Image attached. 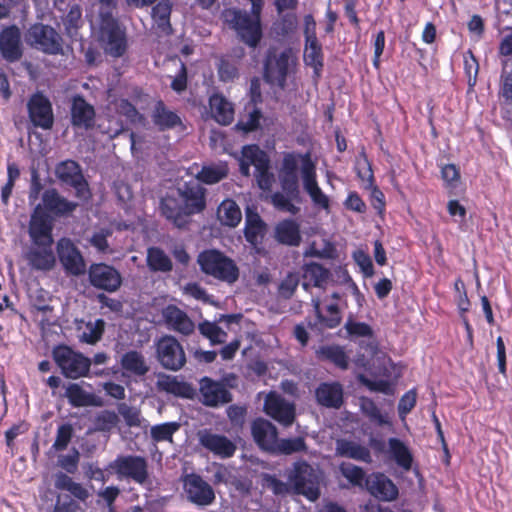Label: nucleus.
Returning <instances> with one entry per match:
<instances>
[{"label": "nucleus", "mask_w": 512, "mask_h": 512, "mask_svg": "<svg viewBox=\"0 0 512 512\" xmlns=\"http://www.w3.org/2000/svg\"><path fill=\"white\" fill-rule=\"evenodd\" d=\"M46 469L40 493L42 505L47 512H64L61 496L64 491V421L57 425V436L46 452Z\"/></svg>", "instance_id": "obj_1"}, {"label": "nucleus", "mask_w": 512, "mask_h": 512, "mask_svg": "<svg viewBox=\"0 0 512 512\" xmlns=\"http://www.w3.org/2000/svg\"><path fill=\"white\" fill-rule=\"evenodd\" d=\"M261 11H246L239 8H227L221 13L224 24L232 29L238 40L249 48L259 46L263 38Z\"/></svg>", "instance_id": "obj_2"}, {"label": "nucleus", "mask_w": 512, "mask_h": 512, "mask_svg": "<svg viewBox=\"0 0 512 512\" xmlns=\"http://www.w3.org/2000/svg\"><path fill=\"white\" fill-rule=\"evenodd\" d=\"M95 36L103 51L114 58L121 57L127 49L125 29L108 11L99 14Z\"/></svg>", "instance_id": "obj_3"}, {"label": "nucleus", "mask_w": 512, "mask_h": 512, "mask_svg": "<svg viewBox=\"0 0 512 512\" xmlns=\"http://www.w3.org/2000/svg\"><path fill=\"white\" fill-rule=\"evenodd\" d=\"M201 271L214 279L232 285L240 276L236 262L216 249L202 251L197 257Z\"/></svg>", "instance_id": "obj_4"}, {"label": "nucleus", "mask_w": 512, "mask_h": 512, "mask_svg": "<svg viewBox=\"0 0 512 512\" xmlns=\"http://www.w3.org/2000/svg\"><path fill=\"white\" fill-rule=\"evenodd\" d=\"M287 477L294 493L303 495L311 501L320 497L322 473L306 461L295 462Z\"/></svg>", "instance_id": "obj_5"}, {"label": "nucleus", "mask_w": 512, "mask_h": 512, "mask_svg": "<svg viewBox=\"0 0 512 512\" xmlns=\"http://www.w3.org/2000/svg\"><path fill=\"white\" fill-rule=\"evenodd\" d=\"M118 480H130L151 490L149 465L145 457L139 455H120L108 464Z\"/></svg>", "instance_id": "obj_6"}, {"label": "nucleus", "mask_w": 512, "mask_h": 512, "mask_svg": "<svg viewBox=\"0 0 512 512\" xmlns=\"http://www.w3.org/2000/svg\"><path fill=\"white\" fill-rule=\"evenodd\" d=\"M297 58L292 49L270 50L264 64V79L271 85L284 88L287 76L294 70Z\"/></svg>", "instance_id": "obj_7"}, {"label": "nucleus", "mask_w": 512, "mask_h": 512, "mask_svg": "<svg viewBox=\"0 0 512 512\" xmlns=\"http://www.w3.org/2000/svg\"><path fill=\"white\" fill-rule=\"evenodd\" d=\"M38 309L43 313V317L40 320L43 340L47 346H53V359L60 369L61 374L64 375V343L58 341L60 336L64 333V328L58 319L52 320L48 316V313L52 312L50 306L44 305Z\"/></svg>", "instance_id": "obj_8"}, {"label": "nucleus", "mask_w": 512, "mask_h": 512, "mask_svg": "<svg viewBox=\"0 0 512 512\" xmlns=\"http://www.w3.org/2000/svg\"><path fill=\"white\" fill-rule=\"evenodd\" d=\"M156 359L170 371H179L186 364V354L181 343L172 335H164L155 342Z\"/></svg>", "instance_id": "obj_9"}, {"label": "nucleus", "mask_w": 512, "mask_h": 512, "mask_svg": "<svg viewBox=\"0 0 512 512\" xmlns=\"http://www.w3.org/2000/svg\"><path fill=\"white\" fill-rule=\"evenodd\" d=\"M26 40L32 47L45 53H62L61 37L48 25L33 24L26 33Z\"/></svg>", "instance_id": "obj_10"}, {"label": "nucleus", "mask_w": 512, "mask_h": 512, "mask_svg": "<svg viewBox=\"0 0 512 512\" xmlns=\"http://www.w3.org/2000/svg\"><path fill=\"white\" fill-rule=\"evenodd\" d=\"M186 499L200 507L211 505L215 500L212 486L200 475L191 473L181 477Z\"/></svg>", "instance_id": "obj_11"}, {"label": "nucleus", "mask_w": 512, "mask_h": 512, "mask_svg": "<svg viewBox=\"0 0 512 512\" xmlns=\"http://www.w3.org/2000/svg\"><path fill=\"white\" fill-rule=\"evenodd\" d=\"M66 191L74 194L79 202L66 200V216L74 211L80 202H86L91 197L87 181L84 179L79 165L71 160H66Z\"/></svg>", "instance_id": "obj_12"}, {"label": "nucleus", "mask_w": 512, "mask_h": 512, "mask_svg": "<svg viewBox=\"0 0 512 512\" xmlns=\"http://www.w3.org/2000/svg\"><path fill=\"white\" fill-rule=\"evenodd\" d=\"M27 112L34 127L49 130L54 124L52 104L42 92L33 93L27 101Z\"/></svg>", "instance_id": "obj_13"}, {"label": "nucleus", "mask_w": 512, "mask_h": 512, "mask_svg": "<svg viewBox=\"0 0 512 512\" xmlns=\"http://www.w3.org/2000/svg\"><path fill=\"white\" fill-rule=\"evenodd\" d=\"M56 219L42 212L40 207H34L30 214L27 233L30 243L55 242L53 228Z\"/></svg>", "instance_id": "obj_14"}, {"label": "nucleus", "mask_w": 512, "mask_h": 512, "mask_svg": "<svg viewBox=\"0 0 512 512\" xmlns=\"http://www.w3.org/2000/svg\"><path fill=\"white\" fill-rule=\"evenodd\" d=\"M54 244L55 242L30 243L29 248L24 253L28 265L37 271L51 270L56 263Z\"/></svg>", "instance_id": "obj_15"}, {"label": "nucleus", "mask_w": 512, "mask_h": 512, "mask_svg": "<svg viewBox=\"0 0 512 512\" xmlns=\"http://www.w3.org/2000/svg\"><path fill=\"white\" fill-rule=\"evenodd\" d=\"M89 280L92 286L107 292L117 291L122 284V277L114 267L97 263L89 268Z\"/></svg>", "instance_id": "obj_16"}, {"label": "nucleus", "mask_w": 512, "mask_h": 512, "mask_svg": "<svg viewBox=\"0 0 512 512\" xmlns=\"http://www.w3.org/2000/svg\"><path fill=\"white\" fill-rule=\"evenodd\" d=\"M265 413L284 426H290L295 420V405L276 392H270L264 403Z\"/></svg>", "instance_id": "obj_17"}, {"label": "nucleus", "mask_w": 512, "mask_h": 512, "mask_svg": "<svg viewBox=\"0 0 512 512\" xmlns=\"http://www.w3.org/2000/svg\"><path fill=\"white\" fill-rule=\"evenodd\" d=\"M197 436L202 447L222 459L232 457L237 450L236 444L231 439L214 433L210 429L200 430Z\"/></svg>", "instance_id": "obj_18"}, {"label": "nucleus", "mask_w": 512, "mask_h": 512, "mask_svg": "<svg viewBox=\"0 0 512 512\" xmlns=\"http://www.w3.org/2000/svg\"><path fill=\"white\" fill-rule=\"evenodd\" d=\"M199 396L202 404L208 407H217L232 401V395L226 386L209 377L200 380Z\"/></svg>", "instance_id": "obj_19"}, {"label": "nucleus", "mask_w": 512, "mask_h": 512, "mask_svg": "<svg viewBox=\"0 0 512 512\" xmlns=\"http://www.w3.org/2000/svg\"><path fill=\"white\" fill-rule=\"evenodd\" d=\"M178 195L191 215L201 213L206 208V189L198 181H189L179 184Z\"/></svg>", "instance_id": "obj_20"}, {"label": "nucleus", "mask_w": 512, "mask_h": 512, "mask_svg": "<svg viewBox=\"0 0 512 512\" xmlns=\"http://www.w3.org/2000/svg\"><path fill=\"white\" fill-rule=\"evenodd\" d=\"M162 317L168 329L183 336H190L195 331V324L188 314L176 305H168L162 310Z\"/></svg>", "instance_id": "obj_21"}, {"label": "nucleus", "mask_w": 512, "mask_h": 512, "mask_svg": "<svg viewBox=\"0 0 512 512\" xmlns=\"http://www.w3.org/2000/svg\"><path fill=\"white\" fill-rule=\"evenodd\" d=\"M251 433L257 445L265 451L273 452L277 449V428L270 421L258 418L251 424Z\"/></svg>", "instance_id": "obj_22"}, {"label": "nucleus", "mask_w": 512, "mask_h": 512, "mask_svg": "<svg viewBox=\"0 0 512 512\" xmlns=\"http://www.w3.org/2000/svg\"><path fill=\"white\" fill-rule=\"evenodd\" d=\"M372 496L382 501H393L398 496L395 484L382 473H372L365 479L364 487Z\"/></svg>", "instance_id": "obj_23"}, {"label": "nucleus", "mask_w": 512, "mask_h": 512, "mask_svg": "<svg viewBox=\"0 0 512 512\" xmlns=\"http://www.w3.org/2000/svg\"><path fill=\"white\" fill-rule=\"evenodd\" d=\"M0 51L9 62L18 61L22 57L21 33L16 25L5 27L0 32Z\"/></svg>", "instance_id": "obj_24"}, {"label": "nucleus", "mask_w": 512, "mask_h": 512, "mask_svg": "<svg viewBox=\"0 0 512 512\" xmlns=\"http://www.w3.org/2000/svg\"><path fill=\"white\" fill-rule=\"evenodd\" d=\"M301 174L303 180V187L311 197L313 203L322 208H328V197L319 188L316 181V172L314 164L307 160L301 167Z\"/></svg>", "instance_id": "obj_25"}, {"label": "nucleus", "mask_w": 512, "mask_h": 512, "mask_svg": "<svg viewBox=\"0 0 512 512\" xmlns=\"http://www.w3.org/2000/svg\"><path fill=\"white\" fill-rule=\"evenodd\" d=\"M160 209L162 215L177 228H185L190 222L191 214L174 197L166 196L163 198L160 203Z\"/></svg>", "instance_id": "obj_26"}, {"label": "nucleus", "mask_w": 512, "mask_h": 512, "mask_svg": "<svg viewBox=\"0 0 512 512\" xmlns=\"http://www.w3.org/2000/svg\"><path fill=\"white\" fill-rule=\"evenodd\" d=\"M317 403L327 408L338 409L343 403V388L338 382L321 383L315 390Z\"/></svg>", "instance_id": "obj_27"}, {"label": "nucleus", "mask_w": 512, "mask_h": 512, "mask_svg": "<svg viewBox=\"0 0 512 512\" xmlns=\"http://www.w3.org/2000/svg\"><path fill=\"white\" fill-rule=\"evenodd\" d=\"M211 117L221 125H229L234 120V105L224 95L215 93L209 98Z\"/></svg>", "instance_id": "obj_28"}, {"label": "nucleus", "mask_w": 512, "mask_h": 512, "mask_svg": "<svg viewBox=\"0 0 512 512\" xmlns=\"http://www.w3.org/2000/svg\"><path fill=\"white\" fill-rule=\"evenodd\" d=\"M95 110L82 97H75L71 107V122L74 126L82 129L93 127Z\"/></svg>", "instance_id": "obj_29"}, {"label": "nucleus", "mask_w": 512, "mask_h": 512, "mask_svg": "<svg viewBox=\"0 0 512 512\" xmlns=\"http://www.w3.org/2000/svg\"><path fill=\"white\" fill-rule=\"evenodd\" d=\"M269 159L268 155L261 150L257 145H247L242 148L241 156L239 158L240 172L244 176L250 175V166L263 168L265 161Z\"/></svg>", "instance_id": "obj_30"}, {"label": "nucleus", "mask_w": 512, "mask_h": 512, "mask_svg": "<svg viewBox=\"0 0 512 512\" xmlns=\"http://www.w3.org/2000/svg\"><path fill=\"white\" fill-rule=\"evenodd\" d=\"M336 454L365 463H371L372 458L367 447L347 439H338L335 447Z\"/></svg>", "instance_id": "obj_31"}, {"label": "nucleus", "mask_w": 512, "mask_h": 512, "mask_svg": "<svg viewBox=\"0 0 512 512\" xmlns=\"http://www.w3.org/2000/svg\"><path fill=\"white\" fill-rule=\"evenodd\" d=\"M66 397L75 407H102L104 405V401L101 397L86 391L79 384H71L66 387Z\"/></svg>", "instance_id": "obj_32"}, {"label": "nucleus", "mask_w": 512, "mask_h": 512, "mask_svg": "<svg viewBox=\"0 0 512 512\" xmlns=\"http://www.w3.org/2000/svg\"><path fill=\"white\" fill-rule=\"evenodd\" d=\"M302 270L304 278L303 287L305 290H308L310 284L324 289L331 276L329 269L316 262L305 264Z\"/></svg>", "instance_id": "obj_33"}, {"label": "nucleus", "mask_w": 512, "mask_h": 512, "mask_svg": "<svg viewBox=\"0 0 512 512\" xmlns=\"http://www.w3.org/2000/svg\"><path fill=\"white\" fill-rule=\"evenodd\" d=\"M120 365L125 372L137 377L145 376L150 370L145 356L137 350H130L124 353L121 357Z\"/></svg>", "instance_id": "obj_34"}, {"label": "nucleus", "mask_w": 512, "mask_h": 512, "mask_svg": "<svg viewBox=\"0 0 512 512\" xmlns=\"http://www.w3.org/2000/svg\"><path fill=\"white\" fill-rule=\"evenodd\" d=\"M91 360L81 353L73 352L66 346V378H79L87 375Z\"/></svg>", "instance_id": "obj_35"}, {"label": "nucleus", "mask_w": 512, "mask_h": 512, "mask_svg": "<svg viewBox=\"0 0 512 512\" xmlns=\"http://www.w3.org/2000/svg\"><path fill=\"white\" fill-rule=\"evenodd\" d=\"M35 207H40L42 212L57 219L64 215V198L59 195L56 189H46L41 197V202Z\"/></svg>", "instance_id": "obj_36"}, {"label": "nucleus", "mask_w": 512, "mask_h": 512, "mask_svg": "<svg viewBox=\"0 0 512 512\" xmlns=\"http://www.w3.org/2000/svg\"><path fill=\"white\" fill-rule=\"evenodd\" d=\"M276 240L288 246H298L301 242L299 225L293 220H283L275 228Z\"/></svg>", "instance_id": "obj_37"}, {"label": "nucleus", "mask_w": 512, "mask_h": 512, "mask_svg": "<svg viewBox=\"0 0 512 512\" xmlns=\"http://www.w3.org/2000/svg\"><path fill=\"white\" fill-rule=\"evenodd\" d=\"M75 324L78 332V338L80 341L88 344H95L98 342L102 337L105 327V322L102 319H98L95 322L77 320Z\"/></svg>", "instance_id": "obj_38"}, {"label": "nucleus", "mask_w": 512, "mask_h": 512, "mask_svg": "<svg viewBox=\"0 0 512 512\" xmlns=\"http://www.w3.org/2000/svg\"><path fill=\"white\" fill-rule=\"evenodd\" d=\"M388 444L389 454L397 465L405 471H409L412 467L413 456L406 444L397 438H390Z\"/></svg>", "instance_id": "obj_39"}, {"label": "nucleus", "mask_w": 512, "mask_h": 512, "mask_svg": "<svg viewBox=\"0 0 512 512\" xmlns=\"http://www.w3.org/2000/svg\"><path fill=\"white\" fill-rule=\"evenodd\" d=\"M156 386L159 391L183 397H190L193 391L190 385L184 382H179L176 377L165 374H160L158 376Z\"/></svg>", "instance_id": "obj_40"}, {"label": "nucleus", "mask_w": 512, "mask_h": 512, "mask_svg": "<svg viewBox=\"0 0 512 512\" xmlns=\"http://www.w3.org/2000/svg\"><path fill=\"white\" fill-rule=\"evenodd\" d=\"M152 118L154 124L162 131L181 124L179 116L173 111L168 110L162 101L156 103Z\"/></svg>", "instance_id": "obj_41"}, {"label": "nucleus", "mask_w": 512, "mask_h": 512, "mask_svg": "<svg viewBox=\"0 0 512 512\" xmlns=\"http://www.w3.org/2000/svg\"><path fill=\"white\" fill-rule=\"evenodd\" d=\"M217 218L221 224L235 227L241 221L242 214L235 201L226 199L218 207Z\"/></svg>", "instance_id": "obj_42"}, {"label": "nucleus", "mask_w": 512, "mask_h": 512, "mask_svg": "<svg viewBox=\"0 0 512 512\" xmlns=\"http://www.w3.org/2000/svg\"><path fill=\"white\" fill-rule=\"evenodd\" d=\"M172 11V3L169 0H161L152 9V18L158 29L165 35L172 33L170 24V15Z\"/></svg>", "instance_id": "obj_43"}, {"label": "nucleus", "mask_w": 512, "mask_h": 512, "mask_svg": "<svg viewBox=\"0 0 512 512\" xmlns=\"http://www.w3.org/2000/svg\"><path fill=\"white\" fill-rule=\"evenodd\" d=\"M147 266L153 272H170L173 264L169 256L158 247H150L147 250Z\"/></svg>", "instance_id": "obj_44"}, {"label": "nucleus", "mask_w": 512, "mask_h": 512, "mask_svg": "<svg viewBox=\"0 0 512 512\" xmlns=\"http://www.w3.org/2000/svg\"><path fill=\"white\" fill-rule=\"evenodd\" d=\"M66 271L79 276L86 272V263L80 251L66 239Z\"/></svg>", "instance_id": "obj_45"}, {"label": "nucleus", "mask_w": 512, "mask_h": 512, "mask_svg": "<svg viewBox=\"0 0 512 512\" xmlns=\"http://www.w3.org/2000/svg\"><path fill=\"white\" fill-rule=\"evenodd\" d=\"M265 232V224L257 213L247 212L246 214V227L245 238L246 240L256 245L263 238Z\"/></svg>", "instance_id": "obj_46"}, {"label": "nucleus", "mask_w": 512, "mask_h": 512, "mask_svg": "<svg viewBox=\"0 0 512 512\" xmlns=\"http://www.w3.org/2000/svg\"><path fill=\"white\" fill-rule=\"evenodd\" d=\"M363 164L365 166V171L362 173L359 169L358 175L362 180L368 181L369 186L371 187L372 206L379 214H382L385 208L384 194L376 186H373V173L366 157H364Z\"/></svg>", "instance_id": "obj_47"}, {"label": "nucleus", "mask_w": 512, "mask_h": 512, "mask_svg": "<svg viewBox=\"0 0 512 512\" xmlns=\"http://www.w3.org/2000/svg\"><path fill=\"white\" fill-rule=\"evenodd\" d=\"M228 175L226 165L204 166L197 173L196 178L205 184L212 185L218 183Z\"/></svg>", "instance_id": "obj_48"}, {"label": "nucleus", "mask_w": 512, "mask_h": 512, "mask_svg": "<svg viewBox=\"0 0 512 512\" xmlns=\"http://www.w3.org/2000/svg\"><path fill=\"white\" fill-rule=\"evenodd\" d=\"M317 355L322 360H328L341 369H347L348 358L342 348L338 346H323L317 351Z\"/></svg>", "instance_id": "obj_49"}, {"label": "nucleus", "mask_w": 512, "mask_h": 512, "mask_svg": "<svg viewBox=\"0 0 512 512\" xmlns=\"http://www.w3.org/2000/svg\"><path fill=\"white\" fill-rule=\"evenodd\" d=\"M305 257H317L322 259L336 258V248L328 240L322 239L320 243L313 241L304 253Z\"/></svg>", "instance_id": "obj_50"}, {"label": "nucleus", "mask_w": 512, "mask_h": 512, "mask_svg": "<svg viewBox=\"0 0 512 512\" xmlns=\"http://www.w3.org/2000/svg\"><path fill=\"white\" fill-rule=\"evenodd\" d=\"M305 62L312 66L317 72L322 67L321 48L317 44L316 38L308 37L307 45L304 51Z\"/></svg>", "instance_id": "obj_51"}, {"label": "nucleus", "mask_w": 512, "mask_h": 512, "mask_svg": "<svg viewBox=\"0 0 512 512\" xmlns=\"http://www.w3.org/2000/svg\"><path fill=\"white\" fill-rule=\"evenodd\" d=\"M30 428L29 423L26 421H19L18 423L13 424L6 432H5V443L7 446V452L10 453L11 456L16 454V444L15 439L28 432Z\"/></svg>", "instance_id": "obj_52"}, {"label": "nucleus", "mask_w": 512, "mask_h": 512, "mask_svg": "<svg viewBox=\"0 0 512 512\" xmlns=\"http://www.w3.org/2000/svg\"><path fill=\"white\" fill-rule=\"evenodd\" d=\"M307 451V445L303 437L281 439L277 441V449L273 452L290 455L297 452Z\"/></svg>", "instance_id": "obj_53"}, {"label": "nucleus", "mask_w": 512, "mask_h": 512, "mask_svg": "<svg viewBox=\"0 0 512 512\" xmlns=\"http://www.w3.org/2000/svg\"><path fill=\"white\" fill-rule=\"evenodd\" d=\"M341 474L353 485L364 488L366 475L362 468L351 463H342L339 467Z\"/></svg>", "instance_id": "obj_54"}, {"label": "nucleus", "mask_w": 512, "mask_h": 512, "mask_svg": "<svg viewBox=\"0 0 512 512\" xmlns=\"http://www.w3.org/2000/svg\"><path fill=\"white\" fill-rule=\"evenodd\" d=\"M360 408L364 415H366L371 421L378 425L388 424L387 418L380 412L373 400L368 397H361L359 399Z\"/></svg>", "instance_id": "obj_55"}, {"label": "nucleus", "mask_w": 512, "mask_h": 512, "mask_svg": "<svg viewBox=\"0 0 512 512\" xmlns=\"http://www.w3.org/2000/svg\"><path fill=\"white\" fill-rule=\"evenodd\" d=\"M200 333L208 338L212 345L222 344L226 341L227 333L215 323L205 321L199 325Z\"/></svg>", "instance_id": "obj_56"}, {"label": "nucleus", "mask_w": 512, "mask_h": 512, "mask_svg": "<svg viewBox=\"0 0 512 512\" xmlns=\"http://www.w3.org/2000/svg\"><path fill=\"white\" fill-rule=\"evenodd\" d=\"M66 491H68L72 496H74L78 502H70L66 503V507L70 504L73 505V509H75V506L79 505L84 509V506H86V500L89 498L90 493L89 491L81 484L74 482L72 479H68L66 477Z\"/></svg>", "instance_id": "obj_57"}, {"label": "nucleus", "mask_w": 512, "mask_h": 512, "mask_svg": "<svg viewBox=\"0 0 512 512\" xmlns=\"http://www.w3.org/2000/svg\"><path fill=\"white\" fill-rule=\"evenodd\" d=\"M179 429V424L176 422L164 423L156 425L151 428V437L153 440L171 441L173 434Z\"/></svg>", "instance_id": "obj_58"}, {"label": "nucleus", "mask_w": 512, "mask_h": 512, "mask_svg": "<svg viewBox=\"0 0 512 512\" xmlns=\"http://www.w3.org/2000/svg\"><path fill=\"white\" fill-rule=\"evenodd\" d=\"M83 24L82 10L79 5H73L70 8L66 19V32L72 37L76 38L78 35V28Z\"/></svg>", "instance_id": "obj_59"}, {"label": "nucleus", "mask_w": 512, "mask_h": 512, "mask_svg": "<svg viewBox=\"0 0 512 512\" xmlns=\"http://www.w3.org/2000/svg\"><path fill=\"white\" fill-rule=\"evenodd\" d=\"M118 412L129 427H139L142 423L141 412L138 408L129 406L126 403L118 405Z\"/></svg>", "instance_id": "obj_60"}, {"label": "nucleus", "mask_w": 512, "mask_h": 512, "mask_svg": "<svg viewBox=\"0 0 512 512\" xmlns=\"http://www.w3.org/2000/svg\"><path fill=\"white\" fill-rule=\"evenodd\" d=\"M293 200L286 193L281 192H276L271 196V202L276 209L296 215L300 208L292 203Z\"/></svg>", "instance_id": "obj_61"}, {"label": "nucleus", "mask_w": 512, "mask_h": 512, "mask_svg": "<svg viewBox=\"0 0 512 512\" xmlns=\"http://www.w3.org/2000/svg\"><path fill=\"white\" fill-rule=\"evenodd\" d=\"M119 417L114 411H101L95 418V426L100 431H110L117 426Z\"/></svg>", "instance_id": "obj_62"}, {"label": "nucleus", "mask_w": 512, "mask_h": 512, "mask_svg": "<svg viewBox=\"0 0 512 512\" xmlns=\"http://www.w3.org/2000/svg\"><path fill=\"white\" fill-rule=\"evenodd\" d=\"M299 285V275L297 273H288L281 281L278 287L279 295L284 299H289L293 296L296 288Z\"/></svg>", "instance_id": "obj_63"}, {"label": "nucleus", "mask_w": 512, "mask_h": 512, "mask_svg": "<svg viewBox=\"0 0 512 512\" xmlns=\"http://www.w3.org/2000/svg\"><path fill=\"white\" fill-rule=\"evenodd\" d=\"M281 187L284 193L295 201H300V191L298 187L297 175H280Z\"/></svg>", "instance_id": "obj_64"}]
</instances>
